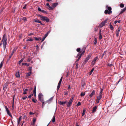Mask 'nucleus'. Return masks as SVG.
I'll return each mask as SVG.
<instances>
[{"mask_svg":"<svg viewBox=\"0 0 126 126\" xmlns=\"http://www.w3.org/2000/svg\"><path fill=\"white\" fill-rule=\"evenodd\" d=\"M7 38L6 37V35L5 34H4L3 36L2 39V42L3 41V47L4 50H5L6 48V45L7 44Z\"/></svg>","mask_w":126,"mask_h":126,"instance_id":"f257e3e1","label":"nucleus"},{"mask_svg":"<svg viewBox=\"0 0 126 126\" xmlns=\"http://www.w3.org/2000/svg\"><path fill=\"white\" fill-rule=\"evenodd\" d=\"M106 8L108 9L105 10V13L106 14H110L112 12L111 11V8L110 6L109 7L108 5H107L106 6Z\"/></svg>","mask_w":126,"mask_h":126,"instance_id":"f03ea898","label":"nucleus"},{"mask_svg":"<svg viewBox=\"0 0 126 126\" xmlns=\"http://www.w3.org/2000/svg\"><path fill=\"white\" fill-rule=\"evenodd\" d=\"M38 16L40 17L41 20L43 21H46L47 23L49 22V20L47 17L43 16L41 15H38Z\"/></svg>","mask_w":126,"mask_h":126,"instance_id":"7ed1b4c3","label":"nucleus"},{"mask_svg":"<svg viewBox=\"0 0 126 126\" xmlns=\"http://www.w3.org/2000/svg\"><path fill=\"white\" fill-rule=\"evenodd\" d=\"M92 55L91 53H89L88 55L87 56V57L85 59L83 63L85 64L88 62V61L89 60L90 58L91 57Z\"/></svg>","mask_w":126,"mask_h":126,"instance_id":"20e7f679","label":"nucleus"},{"mask_svg":"<svg viewBox=\"0 0 126 126\" xmlns=\"http://www.w3.org/2000/svg\"><path fill=\"white\" fill-rule=\"evenodd\" d=\"M73 97H71V98L67 104V107H69L71 106L73 101Z\"/></svg>","mask_w":126,"mask_h":126,"instance_id":"39448f33","label":"nucleus"},{"mask_svg":"<svg viewBox=\"0 0 126 126\" xmlns=\"http://www.w3.org/2000/svg\"><path fill=\"white\" fill-rule=\"evenodd\" d=\"M39 99L41 101H42L43 100H44L43 95L42 93H40L38 95Z\"/></svg>","mask_w":126,"mask_h":126,"instance_id":"423d86ee","label":"nucleus"},{"mask_svg":"<svg viewBox=\"0 0 126 126\" xmlns=\"http://www.w3.org/2000/svg\"><path fill=\"white\" fill-rule=\"evenodd\" d=\"M51 31L50 30L49 31H48L46 33L45 35L44 36V37H43L42 39V40L41 42H43L45 40V39L47 36L48 34Z\"/></svg>","mask_w":126,"mask_h":126,"instance_id":"0eeeda50","label":"nucleus"},{"mask_svg":"<svg viewBox=\"0 0 126 126\" xmlns=\"http://www.w3.org/2000/svg\"><path fill=\"white\" fill-rule=\"evenodd\" d=\"M8 84V83L7 82L4 85L3 89L4 91H5L6 90V89L7 88Z\"/></svg>","mask_w":126,"mask_h":126,"instance_id":"6e6552de","label":"nucleus"},{"mask_svg":"<svg viewBox=\"0 0 126 126\" xmlns=\"http://www.w3.org/2000/svg\"><path fill=\"white\" fill-rule=\"evenodd\" d=\"M121 29L120 27H119L117 30L116 31V36L117 37H118L119 36V33Z\"/></svg>","mask_w":126,"mask_h":126,"instance_id":"1a4fd4ad","label":"nucleus"},{"mask_svg":"<svg viewBox=\"0 0 126 126\" xmlns=\"http://www.w3.org/2000/svg\"><path fill=\"white\" fill-rule=\"evenodd\" d=\"M95 91L94 90H93L91 93L89 95V97L90 98H91L94 95H95Z\"/></svg>","mask_w":126,"mask_h":126,"instance_id":"9d476101","label":"nucleus"},{"mask_svg":"<svg viewBox=\"0 0 126 126\" xmlns=\"http://www.w3.org/2000/svg\"><path fill=\"white\" fill-rule=\"evenodd\" d=\"M67 100L65 101H60L59 102V104L61 105H64L67 102Z\"/></svg>","mask_w":126,"mask_h":126,"instance_id":"9b49d317","label":"nucleus"},{"mask_svg":"<svg viewBox=\"0 0 126 126\" xmlns=\"http://www.w3.org/2000/svg\"><path fill=\"white\" fill-rule=\"evenodd\" d=\"M16 76L17 78H19L20 77L19 75V71H18L16 73Z\"/></svg>","mask_w":126,"mask_h":126,"instance_id":"f8f14e48","label":"nucleus"},{"mask_svg":"<svg viewBox=\"0 0 126 126\" xmlns=\"http://www.w3.org/2000/svg\"><path fill=\"white\" fill-rule=\"evenodd\" d=\"M97 108V106H95L93 108V109L92 110V112L93 113L96 110Z\"/></svg>","mask_w":126,"mask_h":126,"instance_id":"ddd939ff","label":"nucleus"},{"mask_svg":"<svg viewBox=\"0 0 126 126\" xmlns=\"http://www.w3.org/2000/svg\"><path fill=\"white\" fill-rule=\"evenodd\" d=\"M34 38L35 40L38 41L40 40H41L42 39L41 38V37L37 38L36 37H34Z\"/></svg>","mask_w":126,"mask_h":126,"instance_id":"4468645a","label":"nucleus"},{"mask_svg":"<svg viewBox=\"0 0 126 126\" xmlns=\"http://www.w3.org/2000/svg\"><path fill=\"white\" fill-rule=\"evenodd\" d=\"M58 2H56L55 3H54L52 4V6L53 8L56 7L58 4Z\"/></svg>","mask_w":126,"mask_h":126,"instance_id":"2eb2a0df","label":"nucleus"},{"mask_svg":"<svg viewBox=\"0 0 126 126\" xmlns=\"http://www.w3.org/2000/svg\"><path fill=\"white\" fill-rule=\"evenodd\" d=\"M6 111L7 112V113L9 115V116L11 117L12 118V116L11 114L10 113V112L9 110L7 111Z\"/></svg>","mask_w":126,"mask_h":126,"instance_id":"dca6fc26","label":"nucleus"},{"mask_svg":"<svg viewBox=\"0 0 126 126\" xmlns=\"http://www.w3.org/2000/svg\"><path fill=\"white\" fill-rule=\"evenodd\" d=\"M102 95H99V96L97 97V99L98 100H99L102 97Z\"/></svg>","mask_w":126,"mask_h":126,"instance_id":"f3484780","label":"nucleus"},{"mask_svg":"<svg viewBox=\"0 0 126 126\" xmlns=\"http://www.w3.org/2000/svg\"><path fill=\"white\" fill-rule=\"evenodd\" d=\"M21 118H22V116H20V117L19 118V120H17V123H18L17 125H18L19 124L20 122L21 121Z\"/></svg>","mask_w":126,"mask_h":126,"instance_id":"a211bd4d","label":"nucleus"},{"mask_svg":"<svg viewBox=\"0 0 126 126\" xmlns=\"http://www.w3.org/2000/svg\"><path fill=\"white\" fill-rule=\"evenodd\" d=\"M34 21L35 22H37V23H41V21L38 19L36 20H35V19H34Z\"/></svg>","mask_w":126,"mask_h":126,"instance_id":"6ab92c4d","label":"nucleus"},{"mask_svg":"<svg viewBox=\"0 0 126 126\" xmlns=\"http://www.w3.org/2000/svg\"><path fill=\"white\" fill-rule=\"evenodd\" d=\"M94 45H96L97 43V39L96 38H94Z\"/></svg>","mask_w":126,"mask_h":126,"instance_id":"aec40b11","label":"nucleus"},{"mask_svg":"<svg viewBox=\"0 0 126 126\" xmlns=\"http://www.w3.org/2000/svg\"><path fill=\"white\" fill-rule=\"evenodd\" d=\"M17 47H15L13 49V50L12 52H13V53H14V52H15L17 49Z\"/></svg>","mask_w":126,"mask_h":126,"instance_id":"412c9836","label":"nucleus"},{"mask_svg":"<svg viewBox=\"0 0 126 126\" xmlns=\"http://www.w3.org/2000/svg\"><path fill=\"white\" fill-rule=\"evenodd\" d=\"M94 68H92L91 71L89 72V75H91L92 74V73L93 71L94 70Z\"/></svg>","mask_w":126,"mask_h":126,"instance_id":"4be33fe9","label":"nucleus"},{"mask_svg":"<svg viewBox=\"0 0 126 126\" xmlns=\"http://www.w3.org/2000/svg\"><path fill=\"white\" fill-rule=\"evenodd\" d=\"M82 55V54H80V56H79L78 57V58L77 59L76 61V62H78V61H79V60L81 58V57Z\"/></svg>","mask_w":126,"mask_h":126,"instance_id":"5701e85b","label":"nucleus"},{"mask_svg":"<svg viewBox=\"0 0 126 126\" xmlns=\"http://www.w3.org/2000/svg\"><path fill=\"white\" fill-rule=\"evenodd\" d=\"M82 55V54H80V56H79L78 57V58L77 59L76 61V62H78V61H79V60L81 58V57Z\"/></svg>","mask_w":126,"mask_h":126,"instance_id":"b1692460","label":"nucleus"},{"mask_svg":"<svg viewBox=\"0 0 126 126\" xmlns=\"http://www.w3.org/2000/svg\"><path fill=\"white\" fill-rule=\"evenodd\" d=\"M105 24L103 22L100 25V26L101 28L104 26Z\"/></svg>","mask_w":126,"mask_h":126,"instance_id":"393cba45","label":"nucleus"},{"mask_svg":"<svg viewBox=\"0 0 126 126\" xmlns=\"http://www.w3.org/2000/svg\"><path fill=\"white\" fill-rule=\"evenodd\" d=\"M55 120H56V119L55 118V116H53V117L52 119V122L53 123L55 121Z\"/></svg>","mask_w":126,"mask_h":126,"instance_id":"a878e982","label":"nucleus"},{"mask_svg":"<svg viewBox=\"0 0 126 126\" xmlns=\"http://www.w3.org/2000/svg\"><path fill=\"white\" fill-rule=\"evenodd\" d=\"M85 82L84 81H83L82 80L81 81V84L82 86L83 87V86H84L85 85Z\"/></svg>","mask_w":126,"mask_h":126,"instance_id":"bb28decb","label":"nucleus"},{"mask_svg":"<svg viewBox=\"0 0 126 126\" xmlns=\"http://www.w3.org/2000/svg\"><path fill=\"white\" fill-rule=\"evenodd\" d=\"M31 73L32 72H30L27 73L26 75V76L28 77L29 76H30L31 75Z\"/></svg>","mask_w":126,"mask_h":126,"instance_id":"cd10ccee","label":"nucleus"},{"mask_svg":"<svg viewBox=\"0 0 126 126\" xmlns=\"http://www.w3.org/2000/svg\"><path fill=\"white\" fill-rule=\"evenodd\" d=\"M68 92L67 91H64V95H68Z\"/></svg>","mask_w":126,"mask_h":126,"instance_id":"c85d7f7f","label":"nucleus"},{"mask_svg":"<svg viewBox=\"0 0 126 126\" xmlns=\"http://www.w3.org/2000/svg\"><path fill=\"white\" fill-rule=\"evenodd\" d=\"M126 10L124 8L123 9H121V11L120 14L123 13Z\"/></svg>","mask_w":126,"mask_h":126,"instance_id":"c756f323","label":"nucleus"},{"mask_svg":"<svg viewBox=\"0 0 126 126\" xmlns=\"http://www.w3.org/2000/svg\"><path fill=\"white\" fill-rule=\"evenodd\" d=\"M62 79H63V77H62L60 79L59 81V82L58 83V84H61V83L62 82Z\"/></svg>","mask_w":126,"mask_h":126,"instance_id":"7c9ffc66","label":"nucleus"},{"mask_svg":"<svg viewBox=\"0 0 126 126\" xmlns=\"http://www.w3.org/2000/svg\"><path fill=\"white\" fill-rule=\"evenodd\" d=\"M13 54H14V53H13V52H12L11 53V55L10 56H9V59H8V60H7L8 61H9V60L11 58L12 56L13 55Z\"/></svg>","mask_w":126,"mask_h":126,"instance_id":"2f4dec72","label":"nucleus"},{"mask_svg":"<svg viewBox=\"0 0 126 126\" xmlns=\"http://www.w3.org/2000/svg\"><path fill=\"white\" fill-rule=\"evenodd\" d=\"M110 28L111 29V30H113L114 29L113 27V26L112 25H111V24H110Z\"/></svg>","mask_w":126,"mask_h":126,"instance_id":"473e14b6","label":"nucleus"},{"mask_svg":"<svg viewBox=\"0 0 126 126\" xmlns=\"http://www.w3.org/2000/svg\"><path fill=\"white\" fill-rule=\"evenodd\" d=\"M120 6L121 7L123 8L124 6V5L123 3H120Z\"/></svg>","mask_w":126,"mask_h":126,"instance_id":"72a5a7b5","label":"nucleus"},{"mask_svg":"<svg viewBox=\"0 0 126 126\" xmlns=\"http://www.w3.org/2000/svg\"><path fill=\"white\" fill-rule=\"evenodd\" d=\"M98 56H96L94 59L93 61L95 62L97 60H98Z\"/></svg>","mask_w":126,"mask_h":126,"instance_id":"f704fd0d","label":"nucleus"},{"mask_svg":"<svg viewBox=\"0 0 126 126\" xmlns=\"http://www.w3.org/2000/svg\"><path fill=\"white\" fill-rule=\"evenodd\" d=\"M61 85V84H58V86H57V91H58V90L59 89V88L60 87Z\"/></svg>","mask_w":126,"mask_h":126,"instance_id":"c9c22d12","label":"nucleus"},{"mask_svg":"<svg viewBox=\"0 0 126 126\" xmlns=\"http://www.w3.org/2000/svg\"><path fill=\"white\" fill-rule=\"evenodd\" d=\"M85 111L86 110H84V109H83V112L82 114V116H83L84 115L85 112Z\"/></svg>","mask_w":126,"mask_h":126,"instance_id":"e433bc0d","label":"nucleus"},{"mask_svg":"<svg viewBox=\"0 0 126 126\" xmlns=\"http://www.w3.org/2000/svg\"><path fill=\"white\" fill-rule=\"evenodd\" d=\"M33 41V39H32V38H29L28 39H27L26 41Z\"/></svg>","mask_w":126,"mask_h":126,"instance_id":"4c0bfd02","label":"nucleus"},{"mask_svg":"<svg viewBox=\"0 0 126 126\" xmlns=\"http://www.w3.org/2000/svg\"><path fill=\"white\" fill-rule=\"evenodd\" d=\"M23 58H22L21 60H20L19 62L18 63L19 64H20L23 61Z\"/></svg>","mask_w":126,"mask_h":126,"instance_id":"58836bf2","label":"nucleus"},{"mask_svg":"<svg viewBox=\"0 0 126 126\" xmlns=\"http://www.w3.org/2000/svg\"><path fill=\"white\" fill-rule=\"evenodd\" d=\"M120 21H121V20H119L118 21L116 20L114 22V23L115 24H116L117 22L120 23Z\"/></svg>","mask_w":126,"mask_h":126,"instance_id":"ea45409f","label":"nucleus"},{"mask_svg":"<svg viewBox=\"0 0 126 126\" xmlns=\"http://www.w3.org/2000/svg\"><path fill=\"white\" fill-rule=\"evenodd\" d=\"M42 103V108H43L44 107V104L45 103V102L44 101V100H43L42 101H41Z\"/></svg>","mask_w":126,"mask_h":126,"instance_id":"a19ab883","label":"nucleus"},{"mask_svg":"<svg viewBox=\"0 0 126 126\" xmlns=\"http://www.w3.org/2000/svg\"><path fill=\"white\" fill-rule=\"evenodd\" d=\"M85 93H81L80 94V95L81 96H83L84 95H85Z\"/></svg>","mask_w":126,"mask_h":126,"instance_id":"79ce46f5","label":"nucleus"},{"mask_svg":"<svg viewBox=\"0 0 126 126\" xmlns=\"http://www.w3.org/2000/svg\"><path fill=\"white\" fill-rule=\"evenodd\" d=\"M103 92V89H101L100 90V92L99 93V95H102V94Z\"/></svg>","mask_w":126,"mask_h":126,"instance_id":"37998d69","label":"nucleus"},{"mask_svg":"<svg viewBox=\"0 0 126 126\" xmlns=\"http://www.w3.org/2000/svg\"><path fill=\"white\" fill-rule=\"evenodd\" d=\"M22 19L24 20V21L25 22L27 21V19L26 17H23V18Z\"/></svg>","mask_w":126,"mask_h":126,"instance_id":"c03bdc74","label":"nucleus"},{"mask_svg":"<svg viewBox=\"0 0 126 126\" xmlns=\"http://www.w3.org/2000/svg\"><path fill=\"white\" fill-rule=\"evenodd\" d=\"M99 39L100 40H101L102 39V35H100L99 37Z\"/></svg>","mask_w":126,"mask_h":126,"instance_id":"a18cd8bd","label":"nucleus"},{"mask_svg":"<svg viewBox=\"0 0 126 126\" xmlns=\"http://www.w3.org/2000/svg\"><path fill=\"white\" fill-rule=\"evenodd\" d=\"M29 70L30 71V72H32V67H29Z\"/></svg>","mask_w":126,"mask_h":126,"instance_id":"49530a36","label":"nucleus"},{"mask_svg":"<svg viewBox=\"0 0 126 126\" xmlns=\"http://www.w3.org/2000/svg\"><path fill=\"white\" fill-rule=\"evenodd\" d=\"M53 99V97H52L50 98L48 100V101H52Z\"/></svg>","mask_w":126,"mask_h":126,"instance_id":"de8ad7c7","label":"nucleus"},{"mask_svg":"<svg viewBox=\"0 0 126 126\" xmlns=\"http://www.w3.org/2000/svg\"><path fill=\"white\" fill-rule=\"evenodd\" d=\"M41 12H42V13H47V12L44 11V10H42L41 11Z\"/></svg>","mask_w":126,"mask_h":126,"instance_id":"09e8293b","label":"nucleus"},{"mask_svg":"<svg viewBox=\"0 0 126 126\" xmlns=\"http://www.w3.org/2000/svg\"><path fill=\"white\" fill-rule=\"evenodd\" d=\"M3 61H2L1 63H0V69L2 67V65H3V63H2V62Z\"/></svg>","mask_w":126,"mask_h":126,"instance_id":"8fccbe9b","label":"nucleus"},{"mask_svg":"<svg viewBox=\"0 0 126 126\" xmlns=\"http://www.w3.org/2000/svg\"><path fill=\"white\" fill-rule=\"evenodd\" d=\"M80 52H79L78 54L77 55V56L76 57V58H77V57H78V56H80Z\"/></svg>","mask_w":126,"mask_h":126,"instance_id":"3c124183","label":"nucleus"},{"mask_svg":"<svg viewBox=\"0 0 126 126\" xmlns=\"http://www.w3.org/2000/svg\"><path fill=\"white\" fill-rule=\"evenodd\" d=\"M80 48H78L77 49V51L79 52H80Z\"/></svg>","mask_w":126,"mask_h":126,"instance_id":"603ef678","label":"nucleus"},{"mask_svg":"<svg viewBox=\"0 0 126 126\" xmlns=\"http://www.w3.org/2000/svg\"><path fill=\"white\" fill-rule=\"evenodd\" d=\"M32 101L34 103H36V100H35L34 98L32 99Z\"/></svg>","mask_w":126,"mask_h":126,"instance_id":"864d4df0","label":"nucleus"},{"mask_svg":"<svg viewBox=\"0 0 126 126\" xmlns=\"http://www.w3.org/2000/svg\"><path fill=\"white\" fill-rule=\"evenodd\" d=\"M95 62H94V61H93L92 62V65H94V64H95Z\"/></svg>","mask_w":126,"mask_h":126,"instance_id":"5fc2aeb1","label":"nucleus"},{"mask_svg":"<svg viewBox=\"0 0 126 126\" xmlns=\"http://www.w3.org/2000/svg\"><path fill=\"white\" fill-rule=\"evenodd\" d=\"M33 34V33H29L28 34V36H30L31 35H32Z\"/></svg>","mask_w":126,"mask_h":126,"instance_id":"6e6d98bb","label":"nucleus"},{"mask_svg":"<svg viewBox=\"0 0 126 126\" xmlns=\"http://www.w3.org/2000/svg\"><path fill=\"white\" fill-rule=\"evenodd\" d=\"M48 7L50 9V10H53L54 8L53 7V6L52 7H51L50 6L49 7ZM49 10H50V9H49Z\"/></svg>","mask_w":126,"mask_h":126,"instance_id":"4d7b16f0","label":"nucleus"},{"mask_svg":"<svg viewBox=\"0 0 126 126\" xmlns=\"http://www.w3.org/2000/svg\"><path fill=\"white\" fill-rule=\"evenodd\" d=\"M81 104V103L80 102H78V103L77 104V106H78L80 105Z\"/></svg>","mask_w":126,"mask_h":126,"instance_id":"13d9d810","label":"nucleus"},{"mask_svg":"<svg viewBox=\"0 0 126 126\" xmlns=\"http://www.w3.org/2000/svg\"><path fill=\"white\" fill-rule=\"evenodd\" d=\"M27 98V97L26 96H25L24 97H23L22 98V99L23 100H25Z\"/></svg>","mask_w":126,"mask_h":126,"instance_id":"bf43d9fd","label":"nucleus"},{"mask_svg":"<svg viewBox=\"0 0 126 126\" xmlns=\"http://www.w3.org/2000/svg\"><path fill=\"white\" fill-rule=\"evenodd\" d=\"M27 6V4H25V5L23 6V9H25L26 8V6Z\"/></svg>","mask_w":126,"mask_h":126,"instance_id":"052dcab7","label":"nucleus"},{"mask_svg":"<svg viewBox=\"0 0 126 126\" xmlns=\"http://www.w3.org/2000/svg\"><path fill=\"white\" fill-rule=\"evenodd\" d=\"M29 113L30 114V115H33L34 114V113H33L31 111H30V112Z\"/></svg>","mask_w":126,"mask_h":126,"instance_id":"680f3d73","label":"nucleus"},{"mask_svg":"<svg viewBox=\"0 0 126 126\" xmlns=\"http://www.w3.org/2000/svg\"><path fill=\"white\" fill-rule=\"evenodd\" d=\"M108 65L110 67H111L113 65L112 64L109 63Z\"/></svg>","mask_w":126,"mask_h":126,"instance_id":"e2e57ef3","label":"nucleus"},{"mask_svg":"<svg viewBox=\"0 0 126 126\" xmlns=\"http://www.w3.org/2000/svg\"><path fill=\"white\" fill-rule=\"evenodd\" d=\"M42 10H41V8H40V7H38V10L39 11H40V12H41V11Z\"/></svg>","mask_w":126,"mask_h":126,"instance_id":"0e129e2a","label":"nucleus"},{"mask_svg":"<svg viewBox=\"0 0 126 126\" xmlns=\"http://www.w3.org/2000/svg\"><path fill=\"white\" fill-rule=\"evenodd\" d=\"M36 121V119H33V124H34L35 122Z\"/></svg>","mask_w":126,"mask_h":126,"instance_id":"69168bd1","label":"nucleus"},{"mask_svg":"<svg viewBox=\"0 0 126 126\" xmlns=\"http://www.w3.org/2000/svg\"><path fill=\"white\" fill-rule=\"evenodd\" d=\"M46 5L47 6H48V7H49L50 6L49 5V4L48 3H46Z\"/></svg>","mask_w":126,"mask_h":126,"instance_id":"338daca9","label":"nucleus"},{"mask_svg":"<svg viewBox=\"0 0 126 126\" xmlns=\"http://www.w3.org/2000/svg\"><path fill=\"white\" fill-rule=\"evenodd\" d=\"M108 20H104L103 22L105 24V23L107 22Z\"/></svg>","mask_w":126,"mask_h":126,"instance_id":"774afa93","label":"nucleus"}]
</instances>
